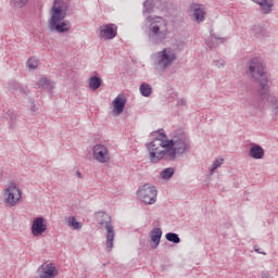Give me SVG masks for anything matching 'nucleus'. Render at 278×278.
Wrapping results in <instances>:
<instances>
[{
  "mask_svg": "<svg viewBox=\"0 0 278 278\" xmlns=\"http://www.w3.org/2000/svg\"><path fill=\"white\" fill-rule=\"evenodd\" d=\"M153 12V8L151 7V3L149 1L143 2V15L148 20L147 23H149V14Z\"/></svg>",
  "mask_w": 278,
  "mask_h": 278,
  "instance_id": "a878e982",
  "label": "nucleus"
},
{
  "mask_svg": "<svg viewBox=\"0 0 278 278\" xmlns=\"http://www.w3.org/2000/svg\"><path fill=\"white\" fill-rule=\"evenodd\" d=\"M29 0H10L11 8L15 10H21V8H25Z\"/></svg>",
  "mask_w": 278,
  "mask_h": 278,
  "instance_id": "5701e85b",
  "label": "nucleus"
},
{
  "mask_svg": "<svg viewBox=\"0 0 278 278\" xmlns=\"http://www.w3.org/2000/svg\"><path fill=\"white\" fill-rule=\"evenodd\" d=\"M125 105H127V98L123 94H118L113 100V112L116 116H119V114H123V111L125 110Z\"/></svg>",
  "mask_w": 278,
  "mask_h": 278,
  "instance_id": "4468645a",
  "label": "nucleus"
},
{
  "mask_svg": "<svg viewBox=\"0 0 278 278\" xmlns=\"http://www.w3.org/2000/svg\"><path fill=\"white\" fill-rule=\"evenodd\" d=\"M256 253H262V255H266V252H260V249H255Z\"/></svg>",
  "mask_w": 278,
  "mask_h": 278,
  "instance_id": "72a5a7b5",
  "label": "nucleus"
},
{
  "mask_svg": "<svg viewBox=\"0 0 278 278\" xmlns=\"http://www.w3.org/2000/svg\"><path fill=\"white\" fill-rule=\"evenodd\" d=\"M212 66H216L217 68H223V66H225V60L223 59L214 60L212 62Z\"/></svg>",
  "mask_w": 278,
  "mask_h": 278,
  "instance_id": "c85d7f7f",
  "label": "nucleus"
},
{
  "mask_svg": "<svg viewBox=\"0 0 278 278\" xmlns=\"http://www.w3.org/2000/svg\"><path fill=\"white\" fill-rule=\"evenodd\" d=\"M148 38L151 45H162L166 40V23L162 17H148Z\"/></svg>",
  "mask_w": 278,
  "mask_h": 278,
  "instance_id": "20e7f679",
  "label": "nucleus"
},
{
  "mask_svg": "<svg viewBox=\"0 0 278 278\" xmlns=\"http://www.w3.org/2000/svg\"><path fill=\"white\" fill-rule=\"evenodd\" d=\"M214 38L218 41V42H225V40H227L224 37H218V36H214Z\"/></svg>",
  "mask_w": 278,
  "mask_h": 278,
  "instance_id": "c756f323",
  "label": "nucleus"
},
{
  "mask_svg": "<svg viewBox=\"0 0 278 278\" xmlns=\"http://www.w3.org/2000/svg\"><path fill=\"white\" fill-rule=\"evenodd\" d=\"M93 160L99 164H108L110 162V149L103 143H97L92 148Z\"/></svg>",
  "mask_w": 278,
  "mask_h": 278,
  "instance_id": "1a4fd4ad",
  "label": "nucleus"
},
{
  "mask_svg": "<svg viewBox=\"0 0 278 278\" xmlns=\"http://www.w3.org/2000/svg\"><path fill=\"white\" fill-rule=\"evenodd\" d=\"M137 197L140 201H143L146 205H153L157 201V189L155 186L143 185L137 191Z\"/></svg>",
  "mask_w": 278,
  "mask_h": 278,
  "instance_id": "0eeeda50",
  "label": "nucleus"
},
{
  "mask_svg": "<svg viewBox=\"0 0 278 278\" xmlns=\"http://www.w3.org/2000/svg\"><path fill=\"white\" fill-rule=\"evenodd\" d=\"M165 238H166V240H168V242H173L174 244H179V242H181L179 235H177L175 232L166 233Z\"/></svg>",
  "mask_w": 278,
  "mask_h": 278,
  "instance_id": "393cba45",
  "label": "nucleus"
},
{
  "mask_svg": "<svg viewBox=\"0 0 278 278\" xmlns=\"http://www.w3.org/2000/svg\"><path fill=\"white\" fill-rule=\"evenodd\" d=\"M150 238L154 243L153 249H157V247H160V241L162 240V228H153L150 231Z\"/></svg>",
  "mask_w": 278,
  "mask_h": 278,
  "instance_id": "dca6fc26",
  "label": "nucleus"
},
{
  "mask_svg": "<svg viewBox=\"0 0 278 278\" xmlns=\"http://www.w3.org/2000/svg\"><path fill=\"white\" fill-rule=\"evenodd\" d=\"M58 275V267L52 263H43L38 268V278H55Z\"/></svg>",
  "mask_w": 278,
  "mask_h": 278,
  "instance_id": "9d476101",
  "label": "nucleus"
},
{
  "mask_svg": "<svg viewBox=\"0 0 278 278\" xmlns=\"http://www.w3.org/2000/svg\"><path fill=\"white\" fill-rule=\"evenodd\" d=\"M193 18H195L197 23H203L205 21V10L201 7L194 8Z\"/></svg>",
  "mask_w": 278,
  "mask_h": 278,
  "instance_id": "6ab92c4d",
  "label": "nucleus"
},
{
  "mask_svg": "<svg viewBox=\"0 0 278 278\" xmlns=\"http://www.w3.org/2000/svg\"><path fill=\"white\" fill-rule=\"evenodd\" d=\"M21 199V189H18L15 182H10L5 186L4 201L7 205H10V207H14V205H17V203H20Z\"/></svg>",
  "mask_w": 278,
  "mask_h": 278,
  "instance_id": "6e6552de",
  "label": "nucleus"
},
{
  "mask_svg": "<svg viewBox=\"0 0 278 278\" xmlns=\"http://www.w3.org/2000/svg\"><path fill=\"white\" fill-rule=\"evenodd\" d=\"M76 176H78V178L81 179V173L79 170L76 172Z\"/></svg>",
  "mask_w": 278,
  "mask_h": 278,
  "instance_id": "473e14b6",
  "label": "nucleus"
},
{
  "mask_svg": "<svg viewBox=\"0 0 278 278\" xmlns=\"http://www.w3.org/2000/svg\"><path fill=\"white\" fill-rule=\"evenodd\" d=\"M223 164H225V159L223 157H217L215 159V161L213 162V164L210 167V175H214V172L217 170V168H220L223 166Z\"/></svg>",
  "mask_w": 278,
  "mask_h": 278,
  "instance_id": "412c9836",
  "label": "nucleus"
},
{
  "mask_svg": "<svg viewBox=\"0 0 278 278\" xmlns=\"http://www.w3.org/2000/svg\"><path fill=\"white\" fill-rule=\"evenodd\" d=\"M68 227H72V229H79L81 227V223L77 222L75 217H70L67 220Z\"/></svg>",
  "mask_w": 278,
  "mask_h": 278,
  "instance_id": "bb28decb",
  "label": "nucleus"
},
{
  "mask_svg": "<svg viewBox=\"0 0 278 278\" xmlns=\"http://www.w3.org/2000/svg\"><path fill=\"white\" fill-rule=\"evenodd\" d=\"M174 175H175V168L173 167H167L163 169L160 174V176L165 180L170 179Z\"/></svg>",
  "mask_w": 278,
  "mask_h": 278,
  "instance_id": "b1692460",
  "label": "nucleus"
},
{
  "mask_svg": "<svg viewBox=\"0 0 278 278\" xmlns=\"http://www.w3.org/2000/svg\"><path fill=\"white\" fill-rule=\"evenodd\" d=\"M88 84H89L90 90H99V88H101V78L97 76H91L88 79Z\"/></svg>",
  "mask_w": 278,
  "mask_h": 278,
  "instance_id": "aec40b11",
  "label": "nucleus"
},
{
  "mask_svg": "<svg viewBox=\"0 0 278 278\" xmlns=\"http://www.w3.org/2000/svg\"><path fill=\"white\" fill-rule=\"evenodd\" d=\"M68 14V0H54L50 10L49 27L51 31L56 34H66L71 31V21L64 20Z\"/></svg>",
  "mask_w": 278,
  "mask_h": 278,
  "instance_id": "7ed1b4c3",
  "label": "nucleus"
},
{
  "mask_svg": "<svg viewBox=\"0 0 278 278\" xmlns=\"http://www.w3.org/2000/svg\"><path fill=\"white\" fill-rule=\"evenodd\" d=\"M250 157H253V160H262L264 157V148L262 146H253L250 148L249 152Z\"/></svg>",
  "mask_w": 278,
  "mask_h": 278,
  "instance_id": "a211bd4d",
  "label": "nucleus"
},
{
  "mask_svg": "<svg viewBox=\"0 0 278 278\" xmlns=\"http://www.w3.org/2000/svg\"><path fill=\"white\" fill-rule=\"evenodd\" d=\"M8 90L15 97H25V94H27V87L16 80H10L8 83Z\"/></svg>",
  "mask_w": 278,
  "mask_h": 278,
  "instance_id": "f8f14e48",
  "label": "nucleus"
},
{
  "mask_svg": "<svg viewBox=\"0 0 278 278\" xmlns=\"http://www.w3.org/2000/svg\"><path fill=\"white\" fill-rule=\"evenodd\" d=\"M47 231V223L45 222V217H36L33 220L31 225V233L35 236V238H38V236H42Z\"/></svg>",
  "mask_w": 278,
  "mask_h": 278,
  "instance_id": "9b49d317",
  "label": "nucleus"
},
{
  "mask_svg": "<svg viewBox=\"0 0 278 278\" xmlns=\"http://www.w3.org/2000/svg\"><path fill=\"white\" fill-rule=\"evenodd\" d=\"M149 151L151 164L164 162H175L177 157L189 153L192 146L188 135L181 129L172 132L170 139L166 136L164 129L153 131L150 136V142L146 143Z\"/></svg>",
  "mask_w": 278,
  "mask_h": 278,
  "instance_id": "f257e3e1",
  "label": "nucleus"
},
{
  "mask_svg": "<svg viewBox=\"0 0 278 278\" xmlns=\"http://www.w3.org/2000/svg\"><path fill=\"white\" fill-rule=\"evenodd\" d=\"M139 91L142 97H151V92H153V89L151 88V85L143 83L140 85Z\"/></svg>",
  "mask_w": 278,
  "mask_h": 278,
  "instance_id": "4be33fe9",
  "label": "nucleus"
},
{
  "mask_svg": "<svg viewBox=\"0 0 278 278\" xmlns=\"http://www.w3.org/2000/svg\"><path fill=\"white\" fill-rule=\"evenodd\" d=\"M38 88H42L43 90L51 91L53 88H55V84L51 81V79L42 76L38 81H37Z\"/></svg>",
  "mask_w": 278,
  "mask_h": 278,
  "instance_id": "f3484780",
  "label": "nucleus"
},
{
  "mask_svg": "<svg viewBox=\"0 0 278 278\" xmlns=\"http://www.w3.org/2000/svg\"><path fill=\"white\" fill-rule=\"evenodd\" d=\"M117 29L114 24H105L100 30V36L105 40H113V38H116Z\"/></svg>",
  "mask_w": 278,
  "mask_h": 278,
  "instance_id": "ddd939ff",
  "label": "nucleus"
},
{
  "mask_svg": "<svg viewBox=\"0 0 278 278\" xmlns=\"http://www.w3.org/2000/svg\"><path fill=\"white\" fill-rule=\"evenodd\" d=\"M255 29H257L258 31H262V26H254Z\"/></svg>",
  "mask_w": 278,
  "mask_h": 278,
  "instance_id": "f704fd0d",
  "label": "nucleus"
},
{
  "mask_svg": "<svg viewBox=\"0 0 278 278\" xmlns=\"http://www.w3.org/2000/svg\"><path fill=\"white\" fill-rule=\"evenodd\" d=\"M176 60L177 52L173 48H164L162 51H159L155 54V71H159V73H164L166 68H169V66L175 64Z\"/></svg>",
  "mask_w": 278,
  "mask_h": 278,
  "instance_id": "39448f33",
  "label": "nucleus"
},
{
  "mask_svg": "<svg viewBox=\"0 0 278 278\" xmlns=\"http://www.w3.org/2000/svg\"><path fill=\"white\" fill-rule=\"evenodd\" d=\"M26 66H28L30 71H36V68H38V60L35 58L28 59Z\"/></svg>",
  "mask_w": 278,
  "mask_h": 278,
  "instance_id": "cd10ccee",
  "label": "nucleus"
},
{
  "mask_svg": "<svg viewBox=\"0 0 278 278\" xmlns=\"http://www.w3.org/2000/svg\"><path fill=\"white\" fill-rule=\"evenodd\" d=\"M97 218H103L99 223V227H105L106 231V251L110 253L114 247V238L116 233L114 232V226L112 225V218H110L109 214H105V212H98L96 213Z\"/></svg>",
  "mask_w": 278,
  "mask_h": 278,
  "instance_id": "423d86ee",
  "label": "nucleus"
},
{
  "mask_svg": "<svg viewBox=\"0 0 278 278\" xmlns=\"http://www.w3.org/2000/svg\"><path fill=\"white\" fill-rule=\"evenodd\" d=\"M253 106H254V108H258V105H257V104H253Z\"/></svg>",
  "mask_w": 278,
  "mask_h": 278,
  "instance_id": "c9c22d12",
  "label": "nucleus"
},
{
  "mask_svg": "<svg viewBox=\"0 0 278 278\" xmlns=\"http://www.w3.org/2000/svg\"><path fill=\"white\" fill-rule=\"evenodd\" d=\"M249 71L251 77L255 79L256 84H258L256 90V97L261 103L265 105L267 103L274 114H277L278 106H277V98L270 94V85H268V75L264 72V61L262 58H253L250 60L249 63Z\"/></svg>",
  "mask_w": 278,
  "mask_h": 278,
  "instance_id": "f03ea898",
  "label": "nucleus"
},
{
  "mask_svg": "<svg viewBox=\"0 0 278 278\" xmlns=\"http://www.w3.org/2000/svg\"><path fill=\"white\" fill-rule=\"evenodd\" d=\"M178 105H186V100L185 99H180L178 101Z\"/></svg>",
  "mask_w": 278,
  "mask_h": 278,
  "instance_id": "7c9ffc66",
  "label": "nucleus"
},
{
  "mask_svg": "<svg viewBox=\"0 0 278 278\" xmlns=\"http://www.w3.org/2000/svg\"><path fill=\"white\" fill-rule=\"evenodd\" d=\"M253 3H257L261 8L262 14H270L273 8H275V0H252Z\"/></svg>",
  "mask_w": 278,
  "mask_h": 278,
  "instance_id": "2eb2a0df",
  "label": "nucleus"
},
{
  "mask_svg": "<svg viewBox=\"0 0 278 278\" xmlns=\"http://www.w3.org/2000/svg\"><path fill=\"white\" fill-rule=\"evenodd\" d=\"M262 277H263V278H268V271H263V273H262Z\"/></svg>",
  "mask_w": 278,
  "mask_h": 278,
  "instance_id": "2f4dec72",
  "label": "nucleus"
}]
</instances>
